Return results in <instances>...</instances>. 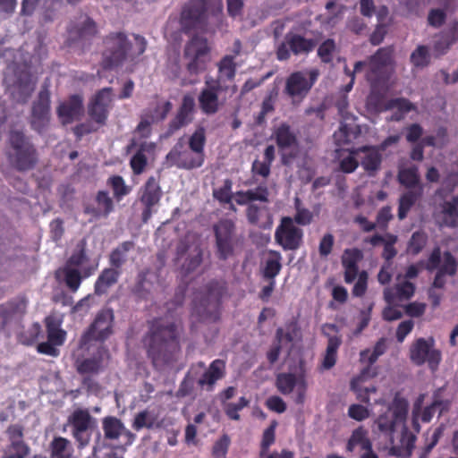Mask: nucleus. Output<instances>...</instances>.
I'll return each instance as SVG.
<instances>
[{
  "label": "nucleus",
  "instance_id": "1",
  "mask_svg": "<svg viewBox=\"0 0 458 458\" xmlns=\"http://www.w3.org/2000/svg\"><path fill=\"white\" fill-rule=\"evenodd\" d=\"M143 344L154 366L174 361L181 352L177 324L166 317L155 318L148 321Z\"/></svg>",
  "mask_w": 458,
  "mask_h": 458
},
{
  "label": "nucleus",
  "instance_id": "2",
  "mask_svg": "<svg viewBox=\"0 0 458 458\" xmlns=\"http://www.w3.org/2000/svg\"><path fill=\"white\" fill-rule=\"evenodd\" d=\"M223 13V0H190L181 13V26L184 33L206 31L208 20L218 19Z\"/></svg>",
  "mask_w": 458,
  "mask_h": 458
},
{
  "label": "nucleus",
  "instance_id": "3",
  "mask_svg": "<svg viewBox=\"0 0 458 458\" xmlns=\"http://www.w3.org/2000/svg\"><path fill=\"white\" fill-rule=\"evenodd\" d=\"M9 150L7 158L10 165L18 172H28L38 163L37 148L22 131L11 130L8 134Z\"/></svg>",
  "mask_w": 458,
  "mask_h": 458
},
{
  "label": "nucleus",
  "instance_id": "4",
  "mask_svg": "<svg viewBox=\"0 0 458 458\" xmlns=\"http://www.w3.org/2000/svg\"><path fill=\"white\" fill-rule=\"evenodd\" d=\"M204 291L199 299L193 300L192 313L199 321L216 322L219 318L221 301L227 292V284L223 279H213L205 285Z\"/></svg>",
  "mask_w": 458,
  "mask_h": 458
},
{
  "label": "nucleus",
  "instance_id": "5",
  "mask_svg": "<svg viewBox=\"0 0 458 458\" xmlns=\"http://www.w3.org/2000/svg\"><path fill=\"white\" fill-rule=\"evenodd\" d=\"M216 255L219 260L225 261L234 256L235 249L240 244L236 226L231 219H220L213 225Z\"/></svg>",
  "mask_w": 458,
  "mask_h": 458
},
{
  "label": "nucleus",
  "instance_id": "6",
  "mask_svg": "<svg viewBox=\"0 0 458 458\" xmlns=\"http://www.w3.org/2000/svg\"><path fill=\"white\" fill-rule=\"evenodd\" d=\"M114 315L112 309L99 310L93 322L82 334L80 347L85 348L91 341L104 342L113 334Z\"/></svg>",
  "mask_w": 458,
  "mask_h": 458
},
{
  "label": "nucleus",
  "instance_id": "7",
  "mask_svg": "<svg viewBox=\"0 0 458 458\" xmlns=\"http://www.w3.org/2000/svg\"><path fill=\"white\" fill-rule=\"evenodd\" d=\"M209 50L208 40L197 35L186 43L183 56L188 60L186 69L190 74L197 75L206 70Z\"/></svg>",
  "mask_w": 458,
  "mask_h": 458
},
{
  "label": "nucleus",
  "instance_id": "8",
  "mask_svg": "<svg viewBox=\"0 0 458 458\" xmlns=\"http://www.w3.org/2000/svg\"><path fill=\"white\" fill-rule=\"evenodd\" d=\"M318 75L319 72L317 69L292 72L286 79L284 93L293 102L301 101L316 83Z\"/></svg>",
  "mask_w": 458,
  "mask_h": 458
},
{
  "label": "nucleus",
  "instance_id": "9",
  "mask_svg": "<svg viewBox=\"0 0 458 458\" xmlns=\"http://www.w3.org/2000/svg\"><path fill=\"white\" fill-rule=\"evenodd\" d=\"M67 425L71 427L72 436L80 448L89 445L92 429L95 427V419L88 409H75L69 415Z\"/></svg>",
  "mask_w": 458,
  "mask_h": 458
},
{
  "label": "nucleus",
  "instance_id": "10",
  "mask_svg": "<svg viewBox=\"0 0 458 458\" xmlns=\"http://www.w3.org/2000/svg\"><path fill=\"white\" fill-rule=\"evenodd\" d=\"M433 338H418L410 347V359L412 363L421 366L425 363L432 371H436L442 360V353L434 348Z\"/></svg>",
  "mask_w": 458,
  "mask_h": 458
},
{
  "label": "nucleus",
  "instance_id": "11",
  "mask_svg": "<svg viewBox=\"0 0 458 458\" xmlns=\"http://www.w3.org/2000/svg\"><path fill=\"white\" fill-rule=\"evenodd\" d=\"M408 414V402L395 396L388 409L376 420L378 429L385 434H392L397 427H403Z\"/></svg>",
  "mask_w": 458,
  "mask_h": 458
},
{
  "label": "nucleus",
  "instance_id": "12",
  "mask_svg": "<svg viewBox=\"0 0 458 458\" xmlns=\"http://www.w3.org/2000/svg\"><path fill=\"white\" fill-rule=\"evenodd\" d=\"M104 42L106 49L103 53L102 66L105 69H113L125 60L130 42L122 32L110 34Z\"/></svg>",
  "mask_w": 458,
  "mask_h": 458
},
{
  "label": "nucleus",
  "instance_id": "13",
  "mask_svg": "<svg viewBox=\"0 0 458 458\" xmlns=\"http://www.w3.org/2000/svg\"><path fill=\"white\" fill-rule=\"evenodd\" d=\"M318 45L315 38H307L297 33H287L284 41L276 48V58L279 61L290 59L291 54L294 55H307L312 52Z\"/></svg>",
  "mask_w": 458,
  "mask_h": 458
},
{
  "label": "nucleus",
  "instance_id": "14",
  "mask_svg": "<svg viewBox=\"0 0 458 458\" xmlns=\"http://www.w3.org/2000/svg\"><path fill=\"white\" fill-rule=\"evenodd\" d=\"M50 92L47 88L40 89L38 98L31 106L30 124L33 131L42 134L50 123L51 107Z\"/></svg>",
  "mask_w": 458,
  "mask_h": 458
},
{
  "label": "nucleus",
  "instance_id": "15",
  "mask_svg": "<svg viewBox=\"0 0 458 458\" xmlns=\"http://www.w3.org/2000/svg\"><path fill=\"white\" fill-rule=\"evenodd\" d=\"M275 241L284 250H296L303 242V231L290 216H284L275 232Z\"/></svg>",
  "mask_w": 458,
  "mask_h": 458
},
{
  "label": "nucleus",
  "instance_id": "16",
  "mask_svg": "<svg viewBox=\"0 0 458 458\" xmlns=\"http://www.w3.org/2000/svg\"><path fill=\"white\" fill-rule=\"evenodd\" d=\"M222 90H226V88H223L217 81H214L212 77L205 79V87L198 96L199 106L204 114L212 115L219 111L222 106L219 100V92Z\"/></svg>",
  "mask_w": 458,
  "mask_h": 458
},
{
  "label": "nucleus",
  "instance_id": "17",
  "mask_svg": "<svg viewBox=\"0 0 458 458\" xmlns=\"http://www.w3.org/2000/svg\"><path fill=\"white\" fill-rule=\"evenodd\" d=\"M113 89L110 87L98 90L88 105L89 118L98 126H104L111 108Z\"/></svg>",
  "mask_w": 458,
  "mask_h": 458
},
{
  "label": "nucleus",
  "instance_id": "18",
  "mask_svg": "<svg viewBox=\"0 0 458 458\" xmlns=\"http://www.w3.org/2000/svg\"><path fill=\"white\" fill-rule=\"evenodd\" d=\"M195 113V100L194 98L186 94L182 98V103L179 106L176 114L170 120L167 125V135L171 136L183 127L188 126L192 123Z\"/></svg>",
  "mask_w": 458,
  "mask_h": 458
},
{
  "label": "nucleus",
  "instance_id": "19",
  "mask_svg": "<svg viewBox=\"0 0 458 458\" xmlns=\"http://www.w3.org/2000/svg\"><path fill=\"white\" fill-rule=\"evenodd\" d=\"M84 114L83 98L79 94L71 95L61 102L56 108V114L63 125L79 121Z\"/></svg>",
  "mask_w": 458,
  "mask_h": 458
},
{
  "label": "nucleus",
  "instance_id": "20",
  "mask_svg": "<svg viewBox=\"0 0 458 458\" xmlns=\"http://www.w3.org/2000/svg\"><path fill=\"white\" fill-rule=\"evenodd\" d=\"M114 208V201L106 191H98L95 196L94 203L84 204L83 212L91 217L89 222L106 218Z\"/></svg>",
  "mask_w": 458,
  "mask_h": 458
},
{
  "label": "nucleus",
  "instance_id": "21",
  "mask_svg": "<svg viewBox=\"0 0 458 458\" xmlns=\"http://www.w3.org/2000/svg\"><path fill=\"white\" fill-rule=\"evenodd\" d=\"M392 50L386 47L379 48L369 58L366 79L372 87L379 81L384 70L390 64Z\"/></svg>",
  "mask_w": 458,
  "mask_h": 458
},
{
  "label": "nucleus",
  "instance_id": "22",
  "mask_svg": "<svg viewBox=\"0 0 458 458\" xmlns=\"http://www.w3.org/2000/svg\"><path fill=\"white\" fill-rule=\"evenodd\" d=\"M166 159L176 167L185 170L199 168L204 164L193 152L183 149V144L180 141L168 152Z\"/></svg>",
  "mask_w": 458,
  "mask_h": 458
},
{
  "label": "nucleus",
  "instance_id": "23",
  "mask_svg": "<svg viewBox=\"0 0 458 458\" xmlns=\"http://www.w3.org/2000/svg\"><path fill=\"white\" fill-rule=\"evenodd\" d=\"M93 270L92 267H87L81 272L79 268L64 266L55 270V277L57 281L64 283L69 291L74 293L79 290L83 279L92 275Z\"/></svg>",
  "mask_w": 458,
  "mask_h": 458
},
{
  "label": "nucleus",
  "instance_id": "24",
  "mask_svg": "<svg viewBox=\"0 0 458 458\" xmlns=\"http://www.w3.org/2000/svg\"><path fill=\"white\" fill-rule=\"evenodd\" d=\"M97 33L94 21L88 15L81 13L77 21H72L68 28V39L75 42L89 39Z\"/></svg>",
  "mask_w": 458,
  "mask_h": 458
},
{
  "label": "nucleus",
  "instance_id": "25",
  "mask_svg": "<svg viewBox=\"0 0 458 458\" xmlns=\"http://www.w3.org/2000/svg\"><path fill=\"white\" fill-rule=\"evenodd\" d=\"M225 361L221 359L214 360L198 379L199 386L213 391L216 383L225 376Z\"/></svg>",
  "mask_w": 458,
  "mask_h": 458
},
{
  "label": "nucleus",
  "instance_id": "26",
  "mask_svg": "<svg viewBox=\"0 0 458 458\" xmlns=\"http://www.w3.org/2000/svg\"><path fill=\"white\" fill-rule=\"evenodd\" d=\"M109 359V352L104 346H99L93 356L86 358L77 364V371L81 375L98 374L104 368L105 360Z\"/></svg>",
  "mask_w": 458,
  "mask_h": 458
},
{
  "label": "nucleus",
  "instance_id": "27",
  "mask_svg": "<svg viewBox=\"0 0 458 458\" xmlns=\"http://www.w3.org/2000/svg\"><path fill=\"white\" fill-rule=\"evenodd\" d=\"M355 153H362L360 165L369 174L374 175L381 167L382 152L376 146H362L355 150Z\"/></svg>",
  "mask_w": 458,
  "mask_h": 458
},
{
  "label": "nucleus",
  "instance_id": "28",
  "mask_svg": "<svg viewBox=\"0 0 458 458\" xmlns=\"http://www.w3.org/2000/svg\"><path fill=\"white\" fill-rule=\"evenodd\" d=\"M326 327H328L332 330H336V326L335 324H325L323 326V330H325ZM323 333L328 336V341L325 354L320 364V369L329 370L336 363L337 351L342 344V340L340 336H329L327 334L325 333V331H323Z\"/></svg>",
  "mask_w": 458,
  "mask_h": 458
},
{
  "label": "nucleus",
  "instance_id": "29",
  "mask_svg": "<svg viewBox=\"0 0 458 458\" xmlns=\"http://www.w3.org/2000/svg\"><path fill=\"white\" fill-rule=\"evenodd\" d=\"M272 138L280 151L298 146L297 135L286 123H282L274 129Z\"/></svg>",
  "mask_w": 458,
  "mask_h": 458
},
{
  "label": "nucleus",
  "instance_id": "30",
  "mask_svg": "<svg viewBox=\"0 0 458 458\" xmlns=\"http://www.w3.org/2000/svg\"><path fill=\"white\" fill-rule=\"evenodd\" d=\"M47 340L57 346L64 344L66 339V331L62 329L63 319L55 314H50L44 320Z\"/></svg>",
  "mask_w": 458,
  "mask_h": 458
},
{
  "label": "nucleus",
  "instance_id": "31",
  "mask_svg": "<svg viewBox=\"0 0 458 458\" xmlns=\"http://www.w3.org/2000/svg\"><path fill=\"white\" fill-rule=\"evenodd\" d=\"M377 374V367L367 366L360 371L359 376L352 379L351 390L355 393L357 400L364 403H369V390L360 384L368 378L376 377Z\"/></svg>",
  "mask_w": 458,
  "mask_h": 458
},
{
  "label": "nucleus",
  "instance_id": "32",
  "mask_svg": "<svg viewBox=\"0 0 458 458\" xmlns=\"http://www.w3.org/2000/svg\"><path fill=\"white\" fill-rule=\"evenodd\" d=\"M416 436L411 433L404 425L402 428L399 444L393 445L390 454L396 457L408 458L411 455L415 447Z\"/></svg>",
  "mask_w": 458,
  "mask_h": 458
},
{
  "label": "nucleus",
  "instance_id": "33",
  "mask_svg": "<svg viewBox=\"0 0 458 458\" xmlns=\"http://www.w3.org/2000/svg\"><path fill=\"white\" fill-rule=\"evenodd\" d=\"M49 458H76L72 443L66 437L55 436L47 449Z\"/></svg>",
  "mask_w": 458,
  "mask_h": 458
},
{
  "label": "nucleus",
  "instance_id": "34",
  "mask_svg": "<svg viewBox=\"0 0 458 458\" xmlns=\"http://www.w3.org/2000/svg\"><path fill=\"white\" fill-rule=\"evenodd\" d=\"M397 180L401 185L408 189V191L422 190L424 192V186L420 182V176L417 165H411L409 167L402 168L398 171Z\"/></svg>",
  "mask_w": 458,
  "mask_h": 458
},
{
  "label": "nucleus",
  "instance_id": "35",
  "mask_svg": "<svg viewBox=\"0 0 458 458\" xmlns=\"http://www.w3.org/2000/svg\"><path fill=\"white\" fill-rule=\"evenodd\" d=\"M439 208L443 216L442 225L449 228H456L458 226V194L449 200H444Z\"/></svg>",
  "mask_w": 458,
  "mask_h": 458
},
{
  "label": "nucleus",
  "instance_id": "36",
  "mask_svg": "<svg viewBox=\"0 0 458 458\" xmlns=\"http://www.w3.org/2000/svg\"><path fill=\"white\" fill-rule=\"evenodd\" d=\"M457 41L458 21H454L445 30L440 32L439 39L435 42L434 48L438 53L445 54Z\"/></svg>",
  "mask_w": 458,
  "mask_h": 458
},
{
  "label": "nucleus",
  "instance_id": "37",
  "mask_svg": "<svg viewBox=\"0 0 458 458\" xmlns=\"http://www.w3.org/2000/svg\"><path fill=\"white\" fill-rule=\"evenodd\" d=\"M217 66V78L214 81H217L219 85L225 81H233L235 79L237 72V64L234 61V56L225 55L223 56L216 64Z\"/></svg>",
  "mask_w": 458,
  "mask_h": 458
},
{
  "label": "nucleus",
  "instance_id": "38",
  "mask_svg": "<svg viewBox=\"0 0 458 458\" xmlns=\"http://www.w3.org/2000/svg\"><path fill=\"white\" fill-rule=\"evenodd\" d=\"M162 196L159 182L155 176H150L142 188V194L140 198L143 205L155 206Z\"/></svg>",
  "mask_w": 458,
  "mask_h": 458
},
{
  "label": "nucleus",
  "instance_id": "39",
  "mask_svg": "<svg viewBox=\"0 0 458 458\" xmlns=\"http://www.w3.org/2000/svg\"><path fill=\"white\" fill-rule=\"evenodd\" d=\"M414 293L415 285L409 281H404L395 285L394 293L389 289L385 290L384 299L388 304H393L396 300H409Z\"/></svg>",
  "mask_w": 458,
  "mask_h": 458
},
{
  "label": "nucleus",
  "instance_id": "40",
  "mask_svg": "<svg viewBox=\"0 0 458 458\" xmlns=\"http://www.w3.org/2000/svg\"><path fill=\"white\" fill-rule=\"evenodd\" d=\"M120 276V271L114 268H105L98 276L94 288L97 295H102L107 292V290L117 283Z\"/></svg>",
  "mask_w": 458,
  "mask_h": 458
},
{
  "label": "nucleus",
  "instance_id": "41",
  "mask_svg": "<svg viewBox=\"0 0 458 458\" xmlns=\"http://www.w3.org/2000/svg\"><path fill=\"white\" fill-rule=\"evenodd\" d=\"M25 310V303L8 301L0 305V323L3 327L7 326L13 319L20 318Z\"/></svg>",
  "mask_w": 458,
  "mask_h": 458
},
{
  "label": "nucleus",
  "instance_id": "42",
  "mask_svg": "<svg viewBox=\"0 0 458 458\" xmlns=\"http://www.w3.org/2000/svg\"><path fill=\"white\" fill-rule=\"evenodd\" d=\"M282 269V256L277 250H269V257L265 262L262 276L265 279L275 280Z\"/></svg>",
  "mask_w": 458,
  "mask_h": 458
},
{
  "label": "nucleus",
  "instance_id": "43",
  "mask_svg": "<svg viewBox=\"0 0 458 458\" xmlns=\"http://www.w3.org/2000/svg\"><path fill=\"white\" fill-rule=\"evenodd\" d=\"M134 243L131 241H126L114 249L109 256V263L112 267L119 270L127 261V253L132 250Z\"/></svg>",
  "mask_w": 458,
  "mask_h": 458
},
{
  "label": "nucleus",
  "instance_id": "44",
  "mask_svg": "<svg viewBox=\"0 0 458 458\" xmlns=\"http://www.w3.org/2000/svg\"><path fill=\"white\" fill-rule=\"evenodd\" d=\"M206 131L202 126L198 127L189 138V148L198 157L205 162Z\"/></svg>",
  "mask_w": 458,
  "mask_h": 458
},
{
  "label": "nucleus",
  "instance_id": "45",
  "mask_svg": "<svg viewBox=\"0 0 458 458\" xmlns=\"http://www.w3.org/2000/svg\"><path fill=\"white\" fill-rule=\"evenodd\" d=\"M422 197V190L407 191L399 199L398 218L404 219L411 207Z\"/></svg>",
  "mask_w": 458,
  "mask_h": 458
},
{
  "label": "nucleus",
  "instance_id": "46",
  "mask_svg": "<svg viewBox=\"0 0 458 458\" xmlns=\"http://www.w3.org/2000/svg\"><path fill=\"white\" fill-rule=\"evenodd\" d=\"M154 147L155 145L153 143L148 144L147 142H142L140 144L137 152L130 160V165L134 174L139 175L143 173L148 165V158L145 152L148 150V148H152Z\"/></svg>",
  "mask_w": 458,
  "mask_h": 458
},
{
  "label": "nucleus",
  "instance_id": "47",
  "mask_svg": "<svg viewBox=\"0 0 458 458\" xmlns=\"http://www.w3.org/2000/svg\"><path fill=\"white\" fill-rule=\"evenodd\" d=\"M102 428L106 439H118L124 429V424L116 417L108 416L103 420Z\"/></svg>",
  "mask_w": 458,
  "mask_h": 458
},
{
  "label": "nucleus",
  "instance_id": "48",
  "mask_svg": "<svg viewBox=\"0 0 458 458\" xmlns=\"http://www.w3.org/2000/svg\"><path fill=\"white\" fill-rule=\"evenodd\" d=\"M367 430L363 427H359L354 429L348 440L347 450L352 452L357 445H360L362 450L370 449L372 444L367 437Z\"/></svg>",
  "mask_w": 458,
  "mask_h": 458
},
{
  "label": "nucleus",
  "instance_id": "49",
  "mask_svg": "<svg viewBox=\"0 0 458 458\" xmlns=\"http://www.w3.org/2000/svg\"><path fill=\"white\" fill-rule=\"evenodd\" d=\"M431 55L429 47L424 45L418 46L411 54L410 62L416 68H425L430 64Z\"/></svg>",
  "mask_w": 458,
  "mask_h": 458
},
{
  "label": "nucleus",
  "instance_id": "50",
  "mask_svg": "<svg viewBox=\"0 0 458 458\" xmlns=\"http://www.w3.org/2000/svg\"><path fill=\"white\" fill-rule=\"evenodd\" d=\"M386 349V341L384 338H381L377 342L372 352L369 349L360 352V361L362 363L367 362V366L373 367L378 357L385 353Z\"/></svg>",
  "mask_w": 458,
  "mask_h": 458
},
{
  "label": "nucleus",
  "instance_id": "51",
  "mask_svg": "<svg viewBox=\"0 0 458 458\" xmlns=\"http://www.w3.org/2000/svg\"><path fill=\"white\" fill-rule=\"evenodd\" d=\"M30 447L26 442H12L5 447L2 458H27Z\"/></svg>",
  "mask_w": 458,
  "mask_h": 458
},
{
  "label": "nucleus",
  "instance_id": "52",
  "mask_svg": "<svg viewBox=\"0 0 458 458\" xmlns=\"http://www.w3.org/2000/svg\"><path fill=\"white\" fill-rule=\"evenodd\" d=\"M276 426L277 422L276 420H273L269 427H267L264 430L262 434V439L260 442V450L259 454V458H265L267 453L269 452L270 446L275 444Z\"/></svg>",
  "mask_w": 458,
  "mask_h": 458
},
{
  "label": "nucleus",
  "instance_id": "53",
  "mask_svg": "<svg viewBox=\"0 0 458 458\" xmlns=\"http://www.w3.org/2000/svg\"><path fill=\"white\" fill-rule=\"evenodd\" d=\"M156 420L157 418L154 414L148 410H143L135 415L131 427L136 431H140L143 428L151 429L156 426Z\"/></svg>",
  "mask_w": 458,
  "mask_h": 458
},
{
  "label": "nucleus",
  "instance_id": "54",
  "mask_svg": "<svg viewBox=\"0 0 458 458\" xmlns=\"http://www.w3.org/2000/svg\"><path fill=\"white\" fill-rule=\"evenodd\" d=\"M297 377L293 373H281L276 377L277 390L283 394H291L297 385Z\"/></svg>",
  "mask_w": 458,
  "mask_h": 458
},
{
  "label": "nucleus",
  "instance_id": "55",
  "mask_svg": "<svg viewBox=\"0 0 458 458\" xmlns=\"http://www.w3.org/2000/svg\"><path fill=\"white\" fill-rule=\"evenodd\" d=\"M86 241L81 240L76 247V250L72 252L70 258L67 259L64 266H69V267H76L79 268L85 262L88 261V255L86 253Z\"/></svg>",
  "mask_w": 458,
  "mask_h": 458
},
{
  "label": "nucleus",
  "instance_id": "56",
  "mask_svg": "<svg viewBox=\"0 0 458 458\" xmlns=\"http://www.w3.org/2000/svg\"><path fill=\"white\" fill-rule=\"evenodd\" d=\"M428 242V235L423 231H416L411 234L408 242V252L412 255H418L426 246Z\"/></svg>",
  "mask_w": 458,
  "mask_h": 458
},
{
  "label": "nucleus",
  "instance_id": "57",
  "mask_svg": "<svg viewBox=\"0 0 458 458\" xmlns=\"http://www.w3.org/2000/svg\"><path fill=\"white\" fill-rule=\"evenodd\" d=\"M250 404V401L242 396L237 403H224V411L225 415L233 420H240L241 416L239 411Z\"/></svg>",
  "mask_w": 458,
  "mask_h": 458
},
{
  "label": "nucleus",
  "instance_id": "58",
  "mask_svg": "<svg viewBox=\"0 0 458 458\" xmlns=\"http://www.w3.org/2000/svg\"><path fill=\"white\" fill-rule=\"evenodd\" d=\"M336 45L334 39L327 38L323 41L318 48V56L324 64H330L333 61Z\"/></svg>",
  "mask_w": 458,
  "mask_h": 458
},
{
  "label": "nucleus",
  "instance_id": "59",
  "mask_svg": "<svg viewBox=\"0 0 458 458\" xmlns=\"http://www.w3.org/2000/svg\"><path fill=\"white\" fill-rule=\"evenodd\" d=\"M107 184L112 188L114 196L118 201L130 192V189L125 185L124 180L121 175L109 177Z\"/></svg>",
  "mask_w": 458,
  "mask_h": 458
},
{
  "label": "nucleus",
  "instance_id": "60",
  "mask_svg": "<svg viewBox=\"0 0 458 458\" xmlns=\"http://www.w3.org/2000/svg\"><path fill=\"white\" fill-rule=\"evenodd\" d=\"M384 110L396 109L403 114H406L411 110L415 109V106L411 103L410 100L404 98H396L389 99L384 106Z\"/></svg>",
  "mask_w": 458,
  "mask_h": 458
},
{
  "label": "nucleus",
  "instance_id": "61",
  "mask_svg": "<svg viewBox=\"0 0 458 458\" xmlns=\"http://www.w3.org/2000/svg\"><path fill=\"white\" fill-rule=\"evenodd\" d=\"M148 270L140 271L133 287V293L140 298L146 299L150 292V283L147 280Z\"/></svg>",
  "mask_w": 458,
  "mask_h": 458
},
{
  "label": "nucleus",
  "instance_id": "62",
  "mask_svg": "<svg viewBox=\"0 0 458 458\" xmlns=\"http://www.w3.org/2000/svg\"><path fill=\"white\" fill-rule=\"evenodd\" d=\"M233 182L230 179H226L224 182L223 186L217 189H214L213 196L223 204H229L232 202L233 193H232Z\"/></svg>",
  "mask_w": 458,
  "mask_h": 458
},
{
  "label": "nucleus",
  "instance_id": "63",
  "mask_svg": "<svg viewBox=\"0 0 458 458\" xmlns=\"http://www.w3.org/2000/svg\"><path fill=\"white\" fill-rule=\"evenodd\" d=\"M19 100L26 102L35 89V83L27 76L25 80L20 79L17 83Z\"/></svg>",
  "mask_w": 458,
  "mask_h": 458
},
{
  "label": "nucleus",
  "instance_id": "64",
  "mask_svg": "<svg viewBox=\"0 0 458 458\" xmlns=\"http://www.w3.org/2000/svg\"><path fill=\"white\" fill-rule=\"evenodd\" d=\"M231 439L228 435L224 434L217 439L212 447V455L214 458H225L227 454Z\"/></svg>",
  "mask_w": 458,
  "mask_h": 458
}]
</instances>
